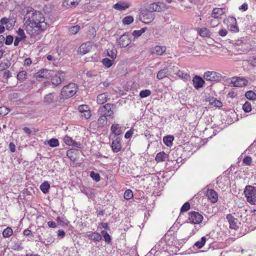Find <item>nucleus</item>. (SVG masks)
I'll use <instances>...</instances> for the list:
<instances>
[{
  "mask_svg": "<svg viewBox=\"0 0 256 256\" xmlns=\"http://www.w3.org/2000/svg\"><path fill=\"white\" fill-rule=\"evenodd\" d=\"M24 19L26 24L30 26L31 28H36L34 30L38 32L37 34L44 31L48 27L42 14L32 8L27 10Z\"/></svg>",
  "mask_w": 256,
  "mask_h": 256,
  "instance_id": "nucleus-1",
  "label": "nucleus"
},
{
  "mask_svg": "<svg viewBox=\"0 0 256 256\" xmlns=\"http://www.w3.org/2000/svg\"><path fill=\"white\" fill-rule=\"evenodd\" d=\"M133 197V192L130 190H126L124 194V198L126 200H130Z\"/></svg>",
  "mask_w": 256,
  "mask_h": 256,
  "instance_id": "nucleus-51",
  "label": "nucleus"
},
{
  "mask_svg": "<svg viewBox=\"0 0 256 256\" xmlns=\"http://www.w3.org/2000/svg\"><path fill=\"white\" fill-rule=\"evenodd\" d=\"M204 78L208 81H218L221 80L222 76L217 72L208 71L204 72Z\"/></svg>",
  "mask_w": 256,
  "mask_h": 256,
  "instance_id": "nucleus-6",
  "label": "nucleus"
},
{
  "mask_svg": "<svg viewBox=\"0 0 256 256\" xmlns=\"http://www.w3.org/2000/svg\"><path fill=\"white\" fill-rule=\"evenodd\" d=\"M108 94L107 93H103L98 96L97 102L100 104H104L106 102L108 99Z\"/></svg>",
  "mask_w": 256,
  "mask_h": 256,
  "instance_id": "nucleus-22",
  "label": "nucleus"
},
{
  "mask_svg": "<svg viewBox=\"0 0 256 256\" xmlns=\"http://www.w3.org/2000/svg\"><path fill=\"white\" fill-rule=\"evenodd\" d=\"M190 208V204L188 202H185L180 208L182 212H186Z\"/></svg>",
  "mask_w": 256,
  "mask_h": 256,
  "instance_id": "nucleus-54",
  "label": "nucleus"
},
{
  "mask_svg": "<svg viewBox=\"0 0 256 256\" xmlns=\"http://www.w3.org/2000/svg\"><path fill=\"white\" fill-rule=\"evenodd\" d=\"M48 73V70H47L43 69L36 72L34 76L36 78V80L40 81V78H47Z\"/></svg>",
  "mask_w": 256,
  "mask_h": 256,
  "instance_id": "nucleus-23",
  "label": "nucleus"
},
{
  "mask_svg": "<svg viewBox=\"0 0 256 256\" xmlns=\"http://www.w3.org/2000/svg\"><path fill=\"white\" fill-rule=\"evenodd\" d=\"M225 12L224 8H214L212 12L211 16L215 18H218Z\"/></svg>",
  "mask_w": 256,
  "mask_h": 256,
  "instance_id": "nucleus-18",
  "label": "nucleus"
},
{
  "mask_svg": "<svg viewBox=\"0 0 256 256\" xmlns=\"http://www.w3.org/2000/svg\"><path fill=\"white\" fill-rule=\"evenodd\" d=\"M193 86L195 88L198 90L202 88L204 84V81L200 76H195L192 79Z\"/></svg>",
  "mask_w": 256,
  "mask_h": 256,
  "instance_id": "nucleus-16",
  "label": "nucleus"
},
{
  "mask_svg": "<svg viewBox=\"0 0 256 256\" xmlns=\"http://www.w3.org/2000/svg\"><path fill=\"white\" fill-rule=\"evenodd\" d=\"M168 157L167 154L164 152H161L156 154L155 160L157 162H162L164 161Z\"/></svg>",
  "mask_w": 256,
  "mask_h": 256,
  "instance_id": "nucleus-26",
  "label": "nucleus"
},
{
  "mask_svg": "<svg viewBox=\"0 0 256 256\" xmlns=\"http://www.w3.org/2000/svg\"><path fill=\"white\" fill-rule=\"evenodd\" d=\"M80 2V0H65L64 4H66V6H77Z\"/></svg>",
  "mask_w": 256,
  "mask_h": 256,
  "instance_id": "nucleus-35",
  "label": "nucleus"
},
{
  "mask_svg": "<svg viewBox=\"0 0 256 256\" xmlns=\"http://www.w3.org/2000/svg\"><path fill=\"white\" fill-rule=\"evenodd\" d=\"M242 109L246 112H249L252 110V105L250 102H246L242 106Z\"/></svg>",
  "mask_w": 256,
  "mask_h": 256,
  "instance_id": "nucleus-41",
  "label": "nucleus"
},
{
  "mask_svg": "<svg viewBox=\"0 0 256 256\" xmlns=\"http://www.w3.org/2000/svg\"><path fill=\"white\" fill-rule=\"evenodd\" d=\"M178 229V225H172L170 227L168 232L170 235H172V234L174 233V232H176Z\"/></svg>",
  "mask_w": 256,
  "mask_h": 256,
  "instance_id": "nucleus-56",
  "label": "nucleus"
},
{
  "mask_svg": "<svg viewBox=\"0 0 256 256\" xmlns=\"http://www.w3.org/2000/svg\"><path fill=\"white\" fill-rule=\"evenodd\" d=\"M129 7V4L124 2H118L115 4L113 8L118 10H125Z\"/></svg>",
  "mask_w": 256,
  "mask_h": 256,
  "instance_id": "nucleus-25",
  "label": "nucleus"
},
{
  "mask_svg": "<svg viewBox=\"0 0 256 256\" xmlns=\"http://www.w3.org/2000/svg\"><path fill=\"white\" fill-rule=\"evenodd\" d=\"M164 8V4L160 2L152 3L148 5L146 8L149 12H161Z\"/></svg>",
  "mask_w": 256,
  "mask_h": 256,
  "instance_id": "nucleus-12",
  "label": "nucleus"
},
{
  "mask_svg": "<svg viewBox=\"0 0 256 256\" xmlns=\"http://www.w3.org/2000/svg\"><path fill=\"white\" fill-rule=\"evenodd\" d=\"M174 140L173 136H168L164 138L163 140L166 145L170 146L172 144V142Z\"/></svg>",
  "mask_w": 256,
  "mask_h": 256,
  "instance_id": "nucleus-32",
  "label": "nucleus"
},
{
  "mask_svg": "<svg viewBox=\"0 0 256 256\" xmlns=\"http://www.w3.org/2000/svg\"><path fill=\"white\" fill-rule=\"evenodd\" d=\"M252 159L251 157L247 156L244 158L243 160V162L246 165L250 166L252 163Z\"/></svg>",
  "mask_w": 256,
  "mask_h": 256,
  "instance_id": "nucleus-59",
  "label": "nucleus"
},
{
  "mask_svg": "<svg viewBox=\"0 0 256 256\" xmlns=\"http://www.w3.org/2000/svg\"><path fill=\"white\" fill-rule=\"evenodd\" d=\"M168 70L167 69H163L160 70L157 74V78L159 80H162L166 77L168 75Z\"/></svg>",
  "mask_w": 256,
  "mask_h": 256,
  "instance_id": "nucleus-36",
  "label": "nucleus"
},
{
  "mask_svg": "<svg viewBox=\"0 0 256 256\" xmlns=\"http://www.w3.org/2000/svg\"><path fill=\"white\" fill-rule=\"evenodd\" d=\"M56 96L55 92H51L44 96V102L46 104H50L54 102V100Z\"/></svg>",
  "mask_w": 256,
  "mask_h": 256,
  "instance_id": "nucleus-19",
  "label": "nucleus"
},
{
  "mask_svg": "<svg viewBox=\"0 0 256 256\" xmlns=\"http://www.w3.org/2000/svg\"><path fill=\"white\" fill-rule=\"evenodd\" d=\"M131 42L128 35L124 34H122L118 40V44L121 48L127 46Z\"/></svg>",
  "mask_w": 256,
  "mask_h": 256,
  "instance_id": "nucleus-14",
  "label": "nucleus"
},
{
  "mask_svg": "<svg viewBox=\"0 0 256 256\" xmlns=\"http://www.w3.org/2000/svg\"><path fill=\"white\" fill-rule=\"evenodd\" d=\"M102 62L106 68H110L112 64V60L108 58H104L102 60Z\"/></svg>",
  "mask_w": 256,
  "mask_h": 256,
  "instance_id": "nucleus-49",
  "label": "nucleus"
},
{
  "mask_svg": "<svg viewBox=\"0 0 256 256\" xmlns=\"http://www.w3.org/2000/svg\"><path fill=\"white\" fill-rule=\"evenodd\" d=\"M228 34V30L226 29H221L218 32V34L221 36H225Z\"/></svg>",
  "mask_w": 256,
  "mask_h": 256,
  "instance_id": "nucleus-64",
  "label": "nucleus"
},
{
  "mask_svg": "<svg viewBox=\"0 0 256 256\" xmlns=\"http://www.w3.org/2000/svg\"><path fill=\"white\" fill-rule=\"evenodd\" d=\"M246 97L250 100H254L256 98V94L252 90L248 91L245 94Z\"/></svg>",
  "mask_w": 256,
  "mask_h": 256,
  "instance_id": "nucleus-40",
  "label": "nucleus"
},
{
  "mask_svg": "<svg viewBox=\"0 0 256 256\" xmlns=\"http://www.w3.org/2000/svg\"><path fill=\"white\" fill-rule=\"evenodd\" d=\"M9 64L6 62H2L0 64V70L2 71L6 70L9 67Z\"/></svg>",
  "mask_w": 256,
  "mask_h": 256,
  "instance_id": "nucleus-62",
  "label": "nucleus"
},
{
  "mask_svg": "<svg viewBox=\"0 0 256 256\" xmlns=\"http://www.w3.org/2000/svg\"><path fill=\"white\" fill-rule=\"evenodd\" d=\"M108 122L107 116L100 114V117L98 120V122L99 126H104L106 125Z\"/></svg>",
  "mask_w": 256,
  "mask_h": 256,
  "instance_id": "nucleus-30",
  "label": "nucleus"
},
{
  "mask_svg": "<svg viewBox=\"0 0 256 256\" xmlns=\"http://www.w3.org/2000/svg\"><path fill=\"white\" fill-rule=\"evenodd\" d=\"M90 176L96 182H98L100 180V176L98 173H95L94 172L92 171L90 172Z\"/></svg>",
  "mask_w": 256,
  "mask_h": 256,
  "instance_id": "nucleus-48",
  "label": "nucleus"
},
{
  "mask_svg": "<svg viewBox=\"0 0 256 256\" xmlns=\"http://www.w3.org/2000/svg\"><path fill=\"white\" fill-rule=\"evenodd\" d=\"M12 230L10 228H7L4 230L2 232L3 236L4 238H8L12 234Z\"/></svg>",
  "mask_w": 256,
  "mask_h": 256,
  "instance_id": "nucleus-42",
  "label": "nucleus"
},
{
  "mask_svg": "<svg viewBox=\"0 0 256 256\" xmlns=\"http://www.w3.org/2000/svg\"><path fill=\"white\" fill-rule=\"evenodd\" d=\"M244 194L247 201L251 204L256 203V186H246L244 188Z\"/></svg>",
  "mask_w": 256,
  "mask_h": 256,
  "instance_id": "nucleus-3",
  "label": "nucleus"
},
{
  "mask_svg": "<svg viewBox=\"0 0 256 256\" xmlns=\"http://www.w3.org/2000/svg\"><path fill=\"white\" fill-rule=\"evenodd\" d=\"M154 18V14L146 9L143 10L140 16V20L146 24L150 23Z\"/></svg>",
  "mask_w": 256,
  "mask_h": 256,
  "instance_id": "nucleus-5",
  "label": "nucleus"
},
{
  "mask_svg": "<svg viewBox=\"0 0 256 256\" xmlns=\"http://www.w3.org/2000/svg\"><path fill=\"white\" fill-rule=\"evenodd\" d=\"M176 75L178 77L185 80H188L190 78V76L189 74L181 70H178L176 73Z\"/></svg>",
  "mask_w": 256,
  "mask_h": 256,
  "instance_id": "nucleus-43",
  "label": "nucleus"
},
{
  "mask_svg": "<svg viewBox=\"0 0 256 256\" xmlns=\"http://www.w3.org/2000/svg\"><path fill=\"white\" fill-rule=\"evenodd\" d=\"M10 111V110L5 106L0 107V116H5Z\"/></svg>",
  "mask_w": 256,
  "mask_h": 256,
  "instance_id": "nucleus-53",
  "label": "nucleus"
},
{
  "mask_svg": "<svg viewBox=\"0 0 256 256\" xmlns=\"http://www.w3.org/2000/svg\"><path fill=\"white\" fill-rule=\"evenodd\" d=\"M114 105L112 104H106L105 105L100 106L98 108V112L100 114L106 116H112L114 114Z\"/></svg>",
  "mask_w": 256,
  "mask_h": 256,
  "instance_id": "nucleus-4",
  "label": "nucleus"
},
{
  "mask_svg": "<svg viewBox=\"0 0 256 256\" xmlns=\"http://www.w3.org/2000/svg\"><path fill=\"white\" fill-rule=\"evenodd\" d=\"M247 62L250 66H256V55L250 57Z\"/></svg>",
  "mask_w": 256,
  "mask_h": 256,
  "instance_id": "nucleus-50",
  "label": "nucleus"
},
{
  "mask_svg": "<svg viewBox=\"0 0 256 256\" xmlns=\"http://www.w3.org/2000/svg\"><path fill=\"white\" fill-rule=\"evenodd\" d=\"M165 46H156L151 50V52L152 54H156L158 56L162 55L166 51Z\"/></svg>",
  "mask_w": 256,
  "mask_h": 256,
  "instance_id": "nucleus-17",
  "label": "nucleus"
},
{
  "mask_svg": "<svg viewBox=\"0 0 256 256\" xmlns=\"http://www.w3.org/2000/svg\"><path fill=\"white\" fill-rule=\"evenodd\" d=\"M64 142L68 146H72L74 144V140L70 136H66L64 138Z\"/></svg>",
  "mask_w": 256,
  "mask_h": 256,
  "instance_id": "nucleus-52",
  "label": "nucleus"
},
{
  "mask_svg": "<svg viewBox=\"0 0 256 256\" xmlns=\"http://www.w3.org/2000/svg\"><path fill=\"white\" fill-rule=\"evenodd\" d=\"M226 218L228 220L229 224H236L238 223V220L235 218L232 214H228Z\"/></svg>",
  "mask_w": 256,
  "mask_h": 256,
  "instance_id": "nucleus-45",
  "label": "nucleus"
},
{
  "mask_svg": "<svg viewBox=\"0 0 256 256\" xmlns=\"http://www.w3.org/2000/svg\"><path fill=\"white\" fill-rule=\"evenodd\" d=\"M188 219L190 222L193 224H200L204 220V217L198 212H192L189 213Z\"/></svg>",
  "mask_w": 256,
  "mask_h": 256,
  "instance_id": "nucleus-8",
  "label": "nucleus"
},
{
  "mask_svg": "<svg viewBox=\"0 0 256 256\" xmlns=\"http://www.w3.org/2000/svg\"><path fill=\"white\" fill-rule=\"evenodd\" d=\"M87 237L94 241H100L102 239V236L98 232H90L86 234Z\"/></svg>",
  "mask_w": 256,
  "mask_h": 256,
  "instance_id": "nucleus-24",
  "label": "nucleus"
},
{
  "mask_svg": "<svg viewBox=\"0 0 256 256\" xmlns=\"http://www.w3.org/2000/svg\"><path fill=\"white\" fill-rule=\"evenodd\" d=\"M11 76V72L7 70L4 72L3 77L5 78L6 80H8L9 78Z\"/></svg>",
  "mask_w": 256,
  "mask_h": 256,
  "instance_id": "nucleus-63",
  "label": "nucleus"
},
{
  "mask_svg": "<svg viewBox=\"0 0 256 256\" xmlns=\"http://www.w3.org/2000/svg\"><path fill=\"white\" fill-rule=\"evenodd\" d=\"M230 83L234 86L242 87L248 84V80L241 77H233L231 80Z\"/></svg>",
  "mask_w": 256,
  "mask_h": 256,
  "instance_id": "nucleus-11",
  "label": "nucleus"
},
{
  "mask_svg": "<svg viewBox=\"0 0 256 256\" xmlns=\"http://www.w3.org/2000/svg\"><path fill=\"white\" fill-rule=\"evenodd\" d=\"M146 28H141L140 30H134L132 33V35L134 38H138L143 33H144L146 31Z\"/></svg>",
  "mask_w": 256,
  "mask_h": 256,
  "instance_id": "nucleus-38",
  "label": "nucleus"
},
{
  "mask_svg": "<svg viewBox=\"0 0 256 256\" xmlns=\"http://www.w3.org/2000/svg\"><path fill=\"white\" fill-rule=\"evenodd\" d=\"M65 80L64 73L60 72L52 76L51 82L54 85L58 86L64 82Z\"/></svg>",
  "mask_w": 256,
  "mask_h": 256,
  "instance_id": "nucleus-9",
  "label": "nucleus"
},
{
  "mask_svg": "<svg viewBox=\"0 0 256 256\" xmlns=\"http://www.w3.org/2000/svg\"><path fill=\"white\" fill-rule=\"evenodd\" d=\"M48 144L50 147L54 148L59 146V142L56 138H51L49 140L45 142L44 144Z\"/></svg>",
  "mask_w": 256,
  "mask_h": 256,
  "instance_id": "nucleus-29",
  "label": "nucleus"
},
{
  "mask_svg": "<svg viewBox=\"0 0 256 256\" xmlns=\"http://www.w3.org/2000/svg\"><path fill=\"white\" fill-rule=\"evenodd\" d=\"M229 21L231 24V25L230 26V30L234 32H238L239 29L236 25V19L234 17H230L229 18Z\"/></svg>",
  "mask_w": 256,
  "mask_h": 256,
  "instance_id": "nucleus-20",
  "label": "nucleus"
},
{
  "mask_svg": "<svg viewBox=\"0 0 256 256\" xmlns=\"http://www.w3.org/2000/svg\"><path fill=\"white\" fill-rule=\"evenodd\" d=\"M80 28V26L78 25L70 26L68 28V32L70 35H74L78 32Z\"/></svg>",
  "mask_w": 256,
  "mask_h": 256,
  "instance_id": "nucleus-27",
  "label": "nucleus"
},
{
  "mask_svg": "<svg viewBox=\"0 0 256 256\" xmlns=\"http://www.w3.org/2000/svg\"><path fill=\"white\" fill-rule=\"evenodd\" d=\"M50 188V185L48 182H45L42 183L40 186L41 190L44 193L46 194L48 192V190Z\"/></svg>",
  "mask_w": 256,
  "mask_h": 256,
  "instance_id": "nucleus-34",
  "label": "nucleus"
},
{
  "mask_svg": "<svg viewBox=\"0 0 256 256\" xmlns=\"http://www.w3.org/2000/svg\"><path fill=\"white\" fill-rule=\"evenodd\" d=\"M17 33L19 36H20V38L22 39H25L26 38V36L25 35L24 30L23 29L20 28L17 31Z\"/></svg>",
  "mask_w": 256,
  "mask_h": 256,
  "instance_id": "nucleus-60",
  "label": "nucleus"
},
{
  "mask_svg": "<svg viewBox=\"0 0 256 256\" xmlns=\"http://www.w3.org/2000/svg\"><path fill=\"white\" fill-rule=\"evenodd\" d=\"M10 19L8 18H6V17H4L1 18L0 20V23L2 26L6 25V27L7 29H8L9 28H12L14 26L13 24H10V26H8V24H9Z\"/></svg>",
  "mask_w": 256,
  "mask_h": 256,
  "instance_id": "nucleus-37",
  "label": "nucleus"
},
{
  "mask_svg": "<svg viewBox=\"0 0 256 256\" xmlns=\"http://www.w3.org/2000/svg\"><path fill=\"white\" fill-rule=\"evenodd\" d=\"M206 196L212 202L216 203L218 200V194L217 192L212 189H208L206 191Z\"/></svg>",
  "mask_w": 256,
  "mask_h": 256,
  "instance_id": "nucleus-15",
  "label": "nucleus"
},
{
  "mask_svg": "<svg viewBox=\"0 0 256 256\" xmlns=\"http://www.w3.org/2000/svg\"><path fill=\"white\" fill-rule=\"evenodd\" d=\"M102 234L104 238V240L106 242L109 243L110 242L111 238L110 236L106 232L102 231Z\"/></svg>",
  "mask_w": 256,
  "mask_h": 256,
  "instance_id": "nucleus-58",
  "label": "nucleus"
},
{
  "mask_svg": "<svg viewBox=\"0 0 256 256\" xmlns=\"http://www.w3.org/2000/svg\"><path fill=\"white\" fill-rule=\"evenodd\" d=\"M116 50H110L108 51V56L112 58H115L116 56Z\"/></svg>",
  "mask_w": 256,
  "mask_h": 256,
  "instance_id": "nucleus-61",
  "label": "nucleus"
},
{
  "mask_svg": "<svg viewBox=\"0 0 256 256\" xmlns=\"http://www.w3.org/2000/svg\"><path fill=\"white\" fill-rule=\"evenodd\" d=\"M78 90V86L75 83H70L64 86L61 90L60 96L62 98L66 99L74 96Z\"/></svg>",
  "mask_w": 256,
  "mask_h": 256,
  "instance_id": "nucleus-2",
  "label": "nucleus"
},
{
  "mask_svg": "<svg viewBox=\"0 0 256 256\" xmlns=\"http://www.w3.org/2000/svg\"><path fill=\"white\" fill-rule=\"evenodd\" d=\"M27 73L24 70L20 72L17 75V78L20 82H24L26 78Z\"/></svg>",
  "mask_w": 256,
  "mask_h": 256,
  "instance_id": "nucleus-33",
  "label": "nucleus"
},
{
  "mask_svg": "<svg viewBox=\"0 0 256 256\" xmlns=\"http://www.w3.org/2000/svg\"><path fill=\"white\" fill-rule=\"evenodd\" d=\"M206 242V238L204 236H202L201 238L200 241H198L195 243V246L198 248H201L205 244Z\"/></svg>",
  "mask_w": 256,
  "mask_h": 256,
  "instance_id": "nucleus-44",
  "label": "nucleus"
},
{
  "mask_svg": "<svg viewBox=\"0 0 256 256\" xmlns=\"http://www.w3.org/2000/svg\"><path fill=\"white\" fill-rule=\"evenodd\" d=\"M230 233L234 236L240 237L245 234L247 232L246 228H244V232H241V230L238 225H229Z\"/></svg>",
  "mask_w": 256,
  "mask_h": 256,
  "instance_id": "nucleus-10",
  "label": "nucleus"
},
{
  "mask_svg": "<svg viewBox=\"0 0 256 256\" xmlns=\"http://www.w3.org/2000/svg\"><path fill=\"white\" fill-rule=\"evenodd\" d=\"M112 150L114 152H118L121 150L122 146L120 140L118 139H116V140L112 141Z\"/></svg>",
  "mask_w": 256,
  "mask_h": 256,
  "instance_id": "nucleus-21",
  "label": "nucleus"
},
{
  "mask_svg": "<svg viewBox=\"0 0 256 256\" xmlns=\"http://www.w3.org/2000/svg\"><path fill=\"white\" fill-rule=\"evenodd\" d=\"M151 91L149 90H142L140 93V96L142 98H146L151 94Z\"/></svg>",
  "mask_w": 256,
  "mask_h": 256,
  "instance_id": "nucleus-46",
  "label": "nucleus"
},
{
  "mask_svg": "<svg viewBox=\"0 0 256 256\" xmlns=\"http://www.w3.org/2000/svg\"><path fill=\"white\" fill-rule=\"evenodd\" d=\"M134 21V18L132 16H127L124 18L122 20V22L124 24H131Z\"/></svg>",
  "mask_w": 256,
  "mask_h": 256,
  "instance_id": "nucleus-47",
  "label": "nucleus"
},
{
  "mask_svg": "<svg viewBox=\"0 0 256 256\" xmlns=\"http://www.w3.org/2000/svg\"><path fill=\"white\" fill-rule=\"evenodd\" d=\"M210 104L214 106L216 108H220L222 106V102L216 98H212L210 101Z\"/></svg>",
  "mask_w": 256,
  "mask_h": 256,
  "instance_id": "nucleus-39",
  "label": "nucleus"
},
{
  "mask_svg": "<svg viewBox=\"0 0 256 256\" xmlns=\"http://www.w3.org/2000/svg\"><path fill=\"white\" fill-rule=\"evenodd\" d=\"M79 116L84 119H88L91 116V112L87 105L83 104L80 106L78 108Z\"/></svg>",
  "mask_w": 256,
  "mask_h": 256,
  "instance_id": "nucleus-7",
  "label": "nucleus"
},
{
  "mask_svg": "<svg viewBox=\"0 0 256 256\" xmlns=\"http://www.w3.org/2000/svg\"><path fill=\"white\" fill-rule=\"evenodd\" d=\"M96 31L94 27H89L87 35L90 39L92 40L96 36Z\"/></svg>",
  "mask_w": 256,
  "mask_h": 256,
  "instance_id": "nucleus-31",
  "label": "nucleus"
},
{
  "mask_svg": "<svg viewBox=\"0 0 256 256\" xmlns=\"http://www.w3.org/2000/svg\"><path fill=\"white\" fill-rule=\"evenodd\" d=\"M209 30L206 28H202L200 32V34L202 36H209Z\"/></svg>",
  "mask_w": 256,
  "mask_h": 256,
  "instance_id": "nucleus-55",
  "label": "nucleus"
},
{
  "mask_svg": "<svg viewBox=\"0 0 256 256\" xmlns=\"http://www.w3.org/2000/svg\"><path fill=\"white\" fill-rule=\"evenodd\" d=\"M92 47V42H87L81 44V46L78 48V52L80 54H84L91 50Z\"/></svg>",
  "mask_w": 256,
  "mask_h": 256,
  "instance_id": "nucleus-13",
  "label": "nucleus"
},
{
  "mask_svg": "<svg viewBox=\"0 0 256 256\" xmlns=\"http://www.w3.org/2000/svg\"><path fill=\"white\" fill-rule=\"evenodd\" d=\"M111 130L115 135L118 136L122 134L121 128L118 124H112Z\"/></svg>",
  "mask_w": 256,
  "mask_h": 256,
  "instance_id": "nucleus-28",
  "label": "nucleus"
},
{
  "mask_svg": "<svg viewBox=\"0 0 256 256\" xmlns=\"http://www.w3.org/2000/svg\"><path fill=\"white\" fill-rule=\"evenodd\" d=\"M14 40L13 36L11 35L7 36L6 37L5 44L6 45H10L12 43Z\"/></svg>",
  "mask_w": 256,
  "mask_h": 256,
  "instance_id": "nucleus-57",
  "label": "nucleus"
}]
</instances>
